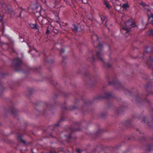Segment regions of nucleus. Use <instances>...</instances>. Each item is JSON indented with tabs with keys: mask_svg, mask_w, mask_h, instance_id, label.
<instances>
[{
	"mask_svg": "<svg viewBox=\"0 0 153 153\" xmlns=\"http://www.w3.org/2000/svg\"><path fill=\"white\" fill-rule=\"evenodd\" d=\"M75 108V106H73V109H74Z\"/></svg>",
	"mask_w": 153,
	"mask_h": 153,
	"instance_id": "nucleus-50",
	"label": "nucleus"
},
{
	"mask_svg": "<svg viewBox=\"0 0 153 153\" xmlns=\"http://www.w3.org/2000/svg\"><path fill=\"white\" fill-rule=\"evenodd\" d=\"M46 34H48V26L46 27Z\"/></svg>",
	"mask_w": 153,
	"mask_h": 153,
	"instance_id": "nucleus-39",
	"label": "nucleus"
},
{
	"mask_svg": "<svg viewBox=\"0 0 153 153\" xmlns=\"http://www.w3.org/2000/svg\"><path fill=\"white\" fill-rule=\"evenodd\" d=\"M101 20L102 22V23L104 21L106 18V16L105 15H102L100 16Z\"/></svg>",
	"mask_w": 153,
	"mask_h": 153,
	"instance_id": "nucleus-19",
	"label": "nucleus"
},
{
	"mask_svg": "<svg viewBox=\"0 0 153 153\" xmlns=\"http://www.w3.org/2000/svg\"><path fill=\"white\" fill-rule=\"evenodd\" d=\"M6 112L8 113H10L14 116H15L17 113V111L15 109L14 107H12L10 110H7Z\"/></svg>",
	"mask_w": 153,
	"mask_h": 153,
	"instance_id": "nucleus-7",
	"label": "nucleus"
},
{
	"mask_svg": "<svg viewBox=\"0 0 153 153\" xmlns=\"http://www.w3.org/2000/svg\"><path fill=\"white\" fill-rule=\"evenodd\" d=\"M48 64H49V63H50L49 61V60H48Z\"/></svg>",
	"mask_w": 153,
	"mask_h": 153,
	"instance_id": "nucleus-52",
	"label": "nucleus"
},
{
	"mask_svg": "<svg viewBox=\"0 0 153 153\" xmlns=\"http://www.w3.org/2000/svg\"><path fill=\"white\" fill-rule=\"evenodd\" d=\"M0 125H1V124H0Z\"/></svg>",
	"mask_w": 153,
	"mask_h": 153,
	"instance_id": "nucleus-60",
	"label": "nucleus"
},
{
	"mask_svg": "<svg viewBox=\"0 0 153 153\" xmlns=\"http://www.w3.org/2000/svg\"><path fill=\"white\" fill-rule=\"evenodd\" d=\"M146 118L145 117H143V120L142 122H144V123L146 121Z\"/></svg>",
	"mask_w": 153,
	"mask_h": 153,
	"instance_id": "nucleus-36",
	"label": "nucleus"
},
{
	"mask_svg": "<svg viewBox=\"0 0 153 153\" xmlns=\"http://www.w3.org/2000/svg\"><path fill=\"white\" fill-rule=\"evenodd\" d=\"M48 82L49 81V79H48Z\"/></svg>",
	"mask_w": 153,
	"mask_h": 153,
	"instance_id": "nucleus-59",
	"label": "nucleus"
},
{
	"mask_svg": "<svg viewBox=\"0 0 153 153\" xmlns=\"http://www.w3.org/2000/svg\"><path fill=\"white\" fill-rule=\"evenodd\" d=\"M76 151L78 152V153H81L82 152V151L79 149H77L76 150Z\"/></svg>",
	"mask_w": 153,
	"mask_h": 153,
	"instance_id": "nucleus-33",
	"label": "nucleus"
},
{
	"mask_svg": "<svg viewBox=\"0 0 153 153\" xmlns=\"http://www.w3.org/2000/svg\"><path fill=\"white\" fill-rule=\"evenodd\" d=\"M137 131H138V129H137Z\"/></svg>",
	"mask_w": 153,
	"mask_h": 153,
	"instance_id": "nucleus-56",
	"label": "nucleus"
},
{
	"mask_svg": "<svg viewBox=\"0 0 153 153\" xmlns=\"http://www.w3.org/2000/svg\"><path fill=\"white\" fill-rule=\"evenodd\" d=\"M49 30H48V33H49Z\"/></svg>",
	"mask_w": 153,
	"mask_h": 153,
	"instance_id": "nucleus-57",
	"label": "nucleus"
},
{
	"mask_svg": "<svg viewBox=\"0 0 153 153\" xmlns=\"http://www.w3.org/2000/svg\"><path fill=\"white\" fill-rule=\"evenodd\" d=\"M83 3L84 4H86L87 3L88 1L87 0H81Z\"/></svg>",
	"mask_w": 153,
	"mask_h": 153,
	"instance_id": "nucleus-32",
	"label": "nucleus"
},
{
	"mask_svg": "<svg viewBox=\"0 0 153 153\" xmlns=\"http://www.w3.org/2000/svg\"><path fill=\"white\" fill-rule=\"evenodd\" d=\"M147 124H148V125L149 126H150L149 124V123H147Z\"/></svg>",
	"mask_w": 153,
	"mask_h": 153,
	"instance_id": "nucleus-54",
	"label": "nucleus"
},
{
	"mask_svg": "<svg viewBox=\"0 0 153 153\" xmlns=\"http://www.w3.org/2000/svg\"><path fill=\"white\" fill-rule=\"evenodd\" d=\"M51 25H49V24H48V28H49V27L50 26H51Z\"/></svg>",
	"mask_w": 153,
	"mask_h": 153,
	"instance_id": "nucleus-49",
	"label": "nucleus"
},
{
	"mask_svg": "<svg viewBox=\"0 0 153 153\" xmlns=\"http://www.w3.org/2000/svg\"><path fill=\"white\" fill-rule=\"evenodd\" d=\"M112 97V95L111 94L110 92H108L104 96H102L100 97H99L97 98V99H108Z\"/></svg>",
	"mask_w": 153,
	"mask_h": 153,
	"instance_id": "nucleus-8",
	"label": "nucleus"
},
{
	"mask_svg": "<svg viewBox=\"0 0 153 153\" xmlns=\"http://www.w3.org/2000/svg\"><path fill=\"white\" fill-rule=\"evenodd\" d=\"M58 1L57 0H55L54 2V4L56 5V4H57L58 3Z\"/></svg>",
	"mask_w": 153,
	"mask_h": 153,
	"instance_id": "nucleus-40",
	"label": "nucleus"
},
{
	"mask_svg": "<svg viewBox=\"0 0 153 153\" xmlns=\"http://www.w3.org/2000/svg\"><path fill=\"white\" fill-rule=\"evenodd\" d=\"M76 0H64L66 4L70 5L72 8H75V1Z\"/></svg>",
	"mask_w": 153,
	"mask_h": 153,
	"instance_id": "nucleus-6",
	"label": "nucleus"
},
{
	"mask_svg": "<svg viewBox=\"0 0 153 153\" xmlns=\"http://www.w3.org/2000/svg\"><path fill=\"white\" fill-rule=\"evenodd\" d=\"M140 4L144 6L146 5V3L143 2H142L140 3Z\"/></svg>",
	"mask_w": 153,
	"mask_h": 153,
	"instance_id": "nucleus-34",
	"label": "nucleus"
},
{
	"mask_svg": "<svg viewBox=\"0 0 153 153\" xmlns=\"http://www.w3.org/2000/svg\"><path fill=\"white\" fill-rule=\"evenodd\" d=\"M151 18H153V13H151L150 16L149 17V19Z\"/></svg>",
	"mask_w": 153,
	"mask_h": 153,
	"instance_id": "nucleus-35",
	"label": "nucleus"
},
{
	"mask_svg": "<svg viewBox=\"0 0 153 153\" xmlns=\"http://www.w3.org/2000/svg\"><path fill=\"white\" fill-rule=\"evenodd\" d=\"M41 69V67H39L38 68L36 67H35L33 68V71L34 72H37L39 70Z\"/></svg>",
	"mask_w": 153,
	"mask_h": 153,
	"instance_id": "nucleus-23",
	"label": "nucleus"
},
{
	"mask_svg": "<svg viewBox=\"0 0 153 153\" xmlns=\"http://www.w3.org/2000/svg\"><path fill=\"white\" fill-rule=\"evenodd\" d=\"M22 11H21L20 13V15H19V17H20V18H21V13H22Z\"/></svg>",
	"mask_w": 153,
	"mask_h": 153,
	"instance_id": "nucleus-42",
	"label": "nucleus"
},
{
	"mask_svg": "<svg viewBox=\"0 0 153 153\" xmlns=\"http://www.w3.org/2000/svg\"><path fill=\"white\" fill-rule=\"evenodd\" d=\"M149 60L150 61L153 62V57L150 56L149 58Z\"/></svg>",
	"mask_w": 153,
	"mask_h": 153,
	"instance_id": "nucleus-29",
	"label": "nucleus"
},
{
	"mask_svg": "<svg viewBox=\"0 0 153 153\" xmlns=\"http://www.w3.org/2000/svg\"><path fill=\"white\" fill-rule=\"evenodd\" d=\"M105 4L106 5V6L107 8H108V9H110V8L111 7L109 4L105 2Z\"/></svg>",
	"mask_w": 153,
	"mask_h": 153,
	"instance_id": "nucleus-25",
	"label": "nucleus"
},
{
	"mask_svg": "<svg viewBox=\"0 0 153 153\" xmlns=\"http://www.w3.org/2000/svg\"><path fill=\"white\" fill-rule=\"evenodd\" d=\"M112 3L113 5L114 6V8L116 10H117L116 8V6H120V7L121 5V3L120 1L118 0H113L112 1ZM120 8H121V7H120Z\"/></svg>",
	"mask_w": 153,
	"mask_h": 153,
	"instance_id": "nucleus-9",
	"label": "nucleus"
},
{
	"mask_svg": "<svg viewBox=\"0 0 153 153\" xmlns=\"http://www.w3.org/2000/svg\"><path fill=\"white\" fill-rule=\"evenodd\" d=\"M111 65L109 64H107V68H109L111 67Z\"/></svg>",
	"mask_w": 153,
	"mask_h": 153,
	"instance_id": "nucleus-38",
	"label": "nucleus"
},
{
	"mask_svg": "<svg viewBox=\"0 0 153 153\" xmlns=\"http://www.w3.org/2000/svg\"><path fill=\"white\" fill-rule=\"evenodd\" d=\"M30 26L32 28L38 30L36 24H30Z\"/></svg>",
	"mask_w": 153,
	"mask_h": 153,
	"instance_id": "nucleus-18",
	"label": "nucleus"
},
{
	"mask_svg": "<svg viewBox=\"0 0 153 153\" xmlns=\"http://www.w3.org/2000/svg\"><path fill=\"white\" fill-rule=\"evenodd\" d=\"M93 51H91V53L92 54V57L91 58V61L92 62H94L95 61V59L94 57V56L93 55Z\"/></svg>",
	"mask_w": 153,
	"mask_h": 153,
	"instance_id": "nucleus-24",
	"label": "nucleus"
},
{
	"mask_svg": "<svg viewBox=\"0 0 153 153\" xmlns=\"http://www.w3.org/2000/svg\"><path fill=\"white\" fill-rule=\"evenodd\" d=\"M147 35L150 36H153V29H150L146 32Z\"/></svg>",
	"mask_w": 153,
	"mask_h": 153,
	"instance_id": "nucleus-14",
	"label": "nucleus"
},
{
	"mask_svg": "<svg viewBox=\"0 0 153 153\" xmlns=\"http://www.w3.org/2000/svg\"><path fill=\"white\" fill-rule=\"evenodd\" d=\"M41 23L43 27H45L44 25H47L48 23V17L46 16L43 17L41 21Z\"/></svg>",
	"mask_w": 153,
	"mask_h": 153,
	"instance_id": "nucleus-11",
	"label": "nucleus"
},
{
	"mask_svg": "<svg viewBox=\"0 0 153 153\" xmlns=\"http://www.w3.org/2000/svg\"><path fill=\"white\" fill-rule=\"evenodd\" d=\"M42 1L44 3H45L46 2L45 0H42Z\"/></svg>",
	"mask_w": 153,
	"mask_h": 153,
	"instance_id": "nucleus-44",
	"label": "nucleus"
},
{
	"mask_svg": "<svg viewBox=\"0 0 153 153\" xmlns=\"http://www.w3.org/2000/svg\"><path fill=\"white\" fill-rule=\"evenodd\" d=\"M108 79H109V78H108Z\"/></svg>",
	"mask_w": 153,
	"mask_h": 153,
	"instance_id": "nucleus-58",
	"label": "nucleus"
},
{
	"mask_svg": "<svg viewBox=\"0 0 153 153\" xmlns=\"http://www.w3.org/2000/svg\"><path fill=\"white\" fill-rule=\"evenodd\" d=\"M2 27H3V28H2V29H3V34H4V27L3 26H2Z\"/></svg>",
	"mask_w": 153,
	"mask_h": 153,
	"instance_id": "nucleus-41",
	"label": "nucleus"
},
{
	"mask_svg": "<svg viewBox=\"0 0 153 153\" xmlns=\"http://www.w3.org/2000/svg\"><path fill=\"white\" fill-rule=\"evenodd\" d=\"M91 37L93 42H97L99 40V38L97 35L93 34L91 36Z\"/></svg>",
	"mask_w": 153,
	"mask_h": 153,
	"instance_id": "nucleus-12",
	"label": "nucleus"
},
{
	"mask_svg": "<svg viewBox=\"0 0 153 153\" xmlns=\"http://www.w3.org/2000/svg\"><path fill=\"white\" fill-rule=\"evenodd\" d=\"M63 61H64V60H65V57H64V56H63Z\"/></svg>",
	"mask_w": 153,
	"mask_h": 153,
	"instance_id": "nucleus-48",
	"label": "nucleus"
},
{
	"mask_svg": "<svg viewBox=\"0 0 153 153\" xmlns=\"http://www.w3.org/2000/svg\"><path fill=\"white\" fill-rule=\"evenodd\" d=\"M53 82H54V81H53V80H52V81L51 83H52L53 84V85H55V84H54V83H53Z\"/></svg>",
	"mask_w": 153,
	"mask_h": 153,
	"instance_id": "nucleus-46",
	"label": "nucleus"
},
{
	"mask_svg": "<svg viewBox=\"0 0 153 153\" xmlns=\"http://www.w3.org/2000/svg\"><path fill=\"white\" fill-rule=\"evenodd\" d=\"M22 64V59L19 58L17 57L14 59L12 63V67L14 68L16 71L21 70V68Z\"/></svg>",
	"mask_w": 153,
	"mask_h": 153,
	"instance_id": "nucleus-1",
	"label": "nucleus"
},
{
	"mask_svg": "<svg viewBox=\"0 0 153 153\" xmlns=\"http://www.w3.org/2000/svg\"><path fill=\"white\" fill-rule=\"evenodd\" d=\"M55 84H56V85H57V82H55Z\"/></svg>",
	"mask_w": 153,
	"mask_h": 153,
	"instance_id": "nucleus-51",
	"label": "nucleus"
},
{
	"mask_svg": "<svg viewBox=\"0 0 153 153\" xmlns=\"http://www.w3.org/2000/svg\"><path fill=\"white\" fill-rule=\"evenodd\" d=\"M132 24L131 25V28L132 27H134L136 25L134 23V22H133L132 21Z\"/></svg>",
	"mask_w": 153,
	"mask_h": 153,
	"instance_id": "nucleus-28",
	"label": "nucleus"
},
{
	"mask_svg": "<svg viewBox=\"0 0 153 153\" xmlns=\"http://www.w3.org/2000/svg\"><path fill=\"white\" fill-rule=\"evenodd\" d=\"M95 47L99 49V51L97 52V56L98 58L100 59L103 62H104V60L102 58V56L100 53V52L102 51L103 49V46L101 44H100L97 46H95Z\"/></svg>",
	"mask_w": 153,
	"mask_h": 153,
	"instance_id": "nucleus-3",
	"label": "nucleus"
},
{
	"mask_svg": "<svg viewBox=\"0 0 153 153\" xmlns=\"http://www.w3.org/2000/svg\"><path fill=\"white\" fill-rule=\"evenodd\" d=\"M56 6H54V10H53L51 11L55 16V19L58 22L59 21L60 19L59 17V9L58 8H56Z\"/></svg>",
	"mask_w": 153,
	"mask_h": 153,
	"instance_id": "nucleus-5",
	"label": "nucleus"
},
{
	"mask_svg": "<svg viewBox=\"0 0 153 153\" xmlns=\"http://www.w3.org/2000/svg\"><path fill=\"white\" fill-rule=\"evenodd\" d=\"M48 128H50V126H48Z\"/></svg>",
	"mask_w": 153,
	"mask_h": 153,
	"instance_id": "nucleus-55",
	"label": "nucleus"
},
{
	"mask_svg": "<svg viewBox=\"0 0 153 153\" xmlns=\"http://www.w3.org/2000/svg\"><path fill=\"white\" fill-rule=\"evenodd\" d=\"M2 6H4H4H5L6 5H5V4H4V3H3L2 4Z\"/></svg>",
	"mask_w": 153,
	"mask_h": 153,
	"instance_id": "nucleus-47",
	"label": "nucleus"
},
{
	"mask_svg": "<svg viewBox=\"0 0 153 153\" xmlns=\"http://www.w3.org/2000/svg\"><path fill=\"white\" fill-rule=\"evenodd\" d=\"M132 20H128L124 23L125 26H123L121 29L120 31L123 34L128 33L130 31L131 25L132 24Z\"/></svg>",
	"mask_w": 153,
	"mask_h": 153,
	"instance_id": "nucleus-2",
	"label": "nucleus"
},
{
	"mask_svg": "<svg viewBox=\"0 0 153 153\" xmlns=\"http://www.w3.org/2000/svg\"><path fill=\"white\" fill-rule=\"evenodd\" d=\"M122 7L123 9H126L127 8H129V6L128 4V3L127 2L126 3L123 4Z\"/></svg>",
	"mask_w": 153,
	"mask_h": 153,
	"instance_id": "nucleus-20",
	"label": "nucleus"
},
{
	"mask_svg": "<svg viewBox=\"0 0 153 153\" xmlns=\"http://www.w3.org/2000/svg\"><path fill=\"white\" fill-rule=\"evenodd\" d=\"M45 108L44 109L43 111L42 112L43 114L44 115H45L47 113V109L48 108V104L47 103H45Z\"/></svg>",
	"mask_w": 153,
	"mask_h": 153,
	"instance_id": "nucleus-15",
	"label": "nucleus"
},
{
	"mask_svg": "<svg viewBox=\"0 0 153 153\" xmlns=\"http://www.w3.org/2000/svg\"><path fill=\"white\" fill-rule=\"evenodd\" d=\"M6 75V74L4 73H2L0 75V77H1L2 78L4 77V76Z\"/></svg>",
	"mask_w": 153,
	"mask_h": 153,
	"instance_id": "nucleus-30",
	"label": "nucleus"
},
{
	"mask_svg": "<svg viewBox=\"0 0 153 153\" xmlns=\"http://www.w3.org/2000/svg\"><path fill=\"white\" fill-rule=\"evenodd\" d=\"M0 22L1 23L2 26H3L4 27V22L3 21V16H2L0 15Z\"/></svg>",
	"mask_w": 153,
	"mask_h": 153,
	"instance_id": "nucleus-22",
	"label": "nucleus"
},
{
	"mask_svg": "<svg viewBox=\"0 0 153 153\" xmlns=\"http://www.w3.org/2000/svg\"><path fill=\"white\" fill-rule=\"evenodd\" d=\"M6 44L7 45H8V43H6Z\"/></svg>",
	"mask_w": 153,
	"mask_h": 153,
	"instance_id": "nucleus-53",
	"label": "nucleus"
},
{
	"mask_svg": "<svg viewBox=\"0 0 153 153\" xmlns=\"http://www.w3.org/2000/svg\"><path fill=\"white\" fill-rule=\"evenodd\" d=\"M72 30L74 32H77L78 31V26L75 24H73L71 26Z\"/></svg>",
	"mask_w": 153,
	"mask_h": 153,
	"instance_id": "nucleus-13",
	"label": "nucleus"
},
{
	"mask_svg": "<svg viewBox=\"0 0 153 153\" xmlns=\"http://www.w3.org/2000/svg\"><path fill=\"white\" fill-rule=\"evenodd\" d=\"M108 83L110 85L114 87H117V89L119 88L118 87H120L121 86V84L117 79L116 77H114L113 79V81L112 82L109 81Z\"/></svg>",
	"mask_w": 153,
	"mask_h": 153,
	"instance_id": "nucleus-4",
	"label": "nucleus"
},
{
	"mask_svg": "<svg viewBox=\"0 0 153 153\" xmlns=\"http://www.w3.org/2000/svg\"><path fill=\"white\" fill-rule=\"evenodd\" d=\"M48 153H56L55 151L54 150L51 151L49 152H48Z\"/></svg>",
	"mask_w": 153,
	"mask_h": 153,
	"instance_id": "nucleus-37",
	"label": "nucleus"
},
{
	"mask_svg": "<svg viewBox=\"0 0 153 153\" xmlns=\"http://www.w3.org/2000/svg\"><path fill=\"white\" fill-rule=\"evenodd\" d=\"M42 54L43 56V62L45 65H46L48 63V60L47 59V56L46 53L45 51L42 52Z\"/></svg>",
	"mask_w": 153,
	"mask_h": 153,
	"instance_id": "nucleus-10",
	"label": "nucleus"
},
{
	"mask_svg": "<svg viewBox=\"0 0 153 153\" xmlns=\"http://www.w3.org/2000/svg\"><path fill=\"white\" fill-rule=\"evenodd\" d=\"M70 130L72 132H73V131H79V129H76V128H70Z\"/></svg>",
	"mask_w": 153,
	"mask_h": 153,
	"instance_id": "nucleus-26",
	"label": "nucleus"
},
{
	"mask_svg": "<svg viewBox=\"0 0 153 153\" xmlns=\"http://www.w3.org/2000/svg\"><path fill=\"white\" fill-rule=\"evenodd\" d=\"M65 137L67 139V141L68 142H71V134H70L68 135H65Z\"/></svg>",
	"mask_w": 153,
	"mask_h": 153,
	"instance_id": "nucleus-16",
	"label": "nucleus"
},
{
	"mask_svg": "<svg viewBox=\"0 0 153 153\" xmlns=\"http://www.w3.org/2000/svg\"><path fill=\"white\" fill-rule=\"evenodd\" d=\"M105 25L106 27H107L108 29L109 30V26H112V23H110L109 21H107L105 23Z\"/></svg>",
	"mask_w": 153,
	"mask_h": 153,
	"instance_id": "nucleus-17",
	"label": "nucleus"
},
{
	"mask_svg": "<svg viewBox=\"0 0 153 153\" xmlns=\"http://www.w3.org/2000/svg\"><path fill=\"white\" fill-rule=\"evenodd\" d=\"M18 139H19L20 141L24 144H25L26 142L25 141L22 139V136L21 135H19L18 136Z\"/></svg>",
	"mask_w": 153,
	"mask_h": 153,
	"instance_id": "nucleus-21",
	"label": "nucleus"
},
{
	"mask_svg": "<svg viewBox=\"0 0 153 153\" xmlns=\"http://www.w3.org/2000/svg\"><path fill=\"white\" fill-rule=\"evenodd\" d=\"M152 24L153 25V19L151 20Z\"/></svg>",
	"mask_w": 153,
	"mask_h": 153,
	"instance_id": "nucleus-45",
	"label": "nucleus"
},
{
	"mask_svg": "<svg viewBox=\"0 0 153 153\" xmlns=\"http://www.w3.org/2000/svg\"><path fill=\"white\" fill-rule=\"evenodd\" d=\"M62 120V119H60V120L55 125H54L53 126L54 127H57L59 126L60 123V120Z\"/></svg>",
	"mask_w": 153,
	"mask_h": 153,
	"instance_id": "nucleus-27",
	"label": "nucleus"
},
{
	"mask_svg": "<svg viewBox=\"0 0 153 153\" xmlns=\"http://www.w3.org/2000/svg\"><path fill=\"white\" fill-rule=\"evenodd\" d=\"M29 91H30V94H31V92H32V91H33V90H32V89H30L29 90Z\"/></svg>",
	"mask_w": 153,
	"mask_h": 153,
	"instance_id": "nucleus-43",
	"label": "nucleus"
},
{
	"mask_svg": "<svg viewBox=\"0 0 153 153\" xmlns=\"http://www.w3.org/2000/svg\"><path fill=\"white\" fill-rule=\"evenodd\" d=\"M65 52V50L63 49H62L60 51V53H61V56H62V53H64Z\"/></svg>",
	"mask_w": 153,
	"mask_h": 153,
	"instance_id": "nucleus-31",
	"label": "nucleus"
}]
</instances>
